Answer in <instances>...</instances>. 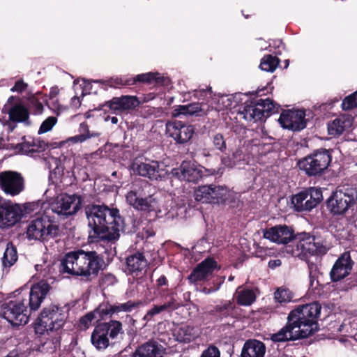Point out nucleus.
<instances>
[{
  "label": "nucleus",
  "mask_w": 357,
  "mask_h": 357,
  "mask_svg": "<svg viewBox=\"0 0 357 357\" xmlns=\"http://www.w3.org/2000/svg\"><path fill=\"white\" fill-rule=\"evenodd\" d=\"M84 210L88 220L89 242L115 244L120 238V231L124 230V219L119 210L96 204H88Z\"/></svg>",
  "instance_id": "1"
},
{
  "label": "nucleus",
  "mask_w": 357,
  "mask_h": 357,
  "mask_svg": "<svg viewBox=\"0 0 357 357\" xmlns=\"http://www.w3.org/2000/svg\"><path fill=\"white\" fill-rule=\"evenodd\" d=\"M51 289L50 284L45 280L33 284L27 298L17 297L2 304L1 317L13 326L26 324L31 314L40 307Z\"/></svg>",
  "instance_id": "2"
},
{
  "label": "nucleus",
  "mask_w": 357,
  "mask_h": 357,
  "mask_svg": "<svg viewBox=\"0 0 357 357\" xmlns=\"http://www.w3.org/2000/svg\"><path fill=\"white\" fill-rule=\"evenodd\" d=\"M105 267L106 263L102 254L95 250L85 251L78 249L64 255L59 264V271L62 274L80 276L82 280L91 282Z\"/></svg>",
  "instance_id": "3"
},
{
  "label": "nucleus",
  "mask_w": 357,
  "mask_h": 357,
  "mask_svg": "<svg viewBox=\"0 0 357 357\" xmlns=\"http://www.w3.org/2000/svg\"><path fill=\"white\" fill-rule=\"evenodd\" d=\"M321 310V305L312 302L298 305L289 312L287 319L294 328H298L297 338H307L319 331L318 319Z\"/></svg>",
  "instance_id": "4"
},
{
  "label": "nucleus",
  "mask_w": 357,
  "mask_h": 357,
  "mask_svg": "<svg viewBox=\"0 0 357 357\" xmlns=\"http://www.w3.org/2000/svg\"><path fill=\"white\" fill-rule=\"evenodd\" d=\"M357 202V188L338 186L326 201V207L333 217L344 216Z\"/></svg>",
  "instance_id": "5"
},
{
  "label": "nucleus",
  "mask_w": 357,
  "mask_h": 357,
  "mask_svg": "<svg viewBox=\"0 0 357 357\" xmlns=\"http://www.w3.org/2000/svg\"><path fill=\"white\" fill-rule=\"evenodd\" d=\"M93 82L99 83L104 90H107L108 87L120 89L123 86L135 85L137 83L166 86L168 85L170 80L168 77L162 76L159 73L149 72L135 77H129L128 75L113 76L107 79H97Z\"/></svg>",
  "instance_id": "6"
},
{
  "label": "nucleus",
  "mask_w": 357,
  "mask_h": 357,
  "mask_svg": "<svg viewBox=\"0 0 357 357\" xmlns=\"http://www.w3.org/2000/svg\"><path fill=\"white\" fill-rule=\"evenodd\" d=\"M151 190V186L147 181H136L126 196V201L129 205L138 211H155L158 204Z\"/></svg>",
  "instance_id": "7"
},
{
  "label": "nucleus",
  "mask_w": 357,
  "mask_h": 357,
  "mask_svg": "<svg viewBox=\"0 0 357 357\" xmlns=\"http://www.w3.org/2000/svg\"><path fill=\"white\" fill-rule=\"evenodd\" d=\"M123 325L120 321L109 320L108 322L98 323L91 335L92 345L98 351L105 350L109 345H113L112 341L123 335Z\"/></svg>",
  "instance_id": "8"
},
{
  "label": "nucleus",
  "mask_w": 357,
  "mask_h": 357,
  "mask_svg": "<svg viewBox=\"0 0 357 357\" xmlns=\"http://www.w3.org/2000/svg\"><path fill=\"white\" fill-rule=\"evenodd\" d=\"M332 161V150L320 148L301 158L298 162L301 170L308 176H320Z\"/></svg>",
  "instance_id": "9"
},
{
  "label": "nucleus",
  "mask_w": 357,
  "mask_h": 357,
  "mask_svg": "<svg viewBox=\"0 0 357 357\" xmlns=\"http://www.w3.org/2000/svg\"><path fill=\"white\" fill-rule=\"evenodd\" d=\"M296 248L301 260H307L312 257H322L328 252L326 241L318 236L303 232L296 235Z\"/></svg>",
  "instance_id": "10"
},
{
  "label": "nucleus",
  "mask_w": 357,
  "mask_h": 357,
  "mask_svg": "<svg viewBox=\"0 0 357 357\" xmlns=\"http://www.w3.org/2000/svg\"><path fill=\"white\" fill-rule=\"evenodd\" d=\"M280 105L270 98L259 99L255 101L246 102L243 106L242 114L247 121L254 122L265 121L272 114L278 113Z\"/></svg>",
  "instance_id": "11"
},
{
  "label": "nucleus",
  "mask_w": 357,
  "mask_h": 357,
  "mask_svg": "<svg viewBox=\"0 0 357 357\" xmlns=\"http://www.w3.org/2000/svg\"><path fill=\"white\" fill-rule=\"evenodd\" d=\"M59 235V226L54 225L47 216L33 220L26 229L27 238L36 241H47Z\"/></svg>",
  "instance_id": "12"
},
{
  "label": "nucleus",
  "mask_w": 357,
  "mask_h": 357,
  "mask_svg": "<svg viewBox=\"0 0 357 357\" xmlns=\"http://www.w3.org/2000/svg\"><path fill=\"white\" fill-rule=\"evenodd\" d=\"M230 197L226 187L214 184L200 185L194 191L195 199L202 204H225Z\"/></svg>",
  "instance_id": "13"
},
{
  "label": "nucleus",
  "mask_w": 357,
  "mask_h": 357,
  "mask_svg": "<svg viewBox=\"0 0 357 357\" xmlns=\"http://www.w3.org/2000/svg\"><path fill=\"white\" fill-rule=\"evenodd\" d=\"M83 199L77 194H61L51 204L52 211L63 218L75 214L82 208Z\"/></svg>",
  "instance_id": "14"
},
{
  "label": "nucleus",
  "mask_w": 357,
  "mask_h": 357,
  "mask_svg": "<svg viewBox=\"0 0 357 357\" xmlns=\"http://www.w3.org/2000/svg\"><path fill=\"white\" fill-rule=\"evenodd\" d=\"M67 317L68 313L65 307L57 305L45 307L39 314V321L49 324L54 331L62 328Z\"/></svg>",
  "instance_id": "15"
},
{
  "label": "nucleus",
  "mask_w": 357,
  "mask_h": 357,
  "mask_svg": "<svg viewBox=\"0 0 357 357\" xmlns=\"http://www.w3.org/2000/svg\"><path fill=\"white\" fill-rule=\"evenodd\" d=\"M0 188L6 194L16 196L24 190V178L21 173L15 171L0 172Z\"/></svg>",
  "instance_id": "16"
},
{
  "label": "nucleus",
  "mask_w": 357,
  "mask_h": 357,
  "mask_svg": "<svg viewBox=\"0 0 357 357\" xmlns=\"http://www.w3.org/2000/svg\"><path fill=\"white\" fill-rule=\"evenodd\" d=\"M203 167L191 160H183L180 166L173 168L172 174L180 181L188 183H198L204 176Z\"/></svg>",
  "instance_id": "17"
},
{
  "label": "nucleus",
  "mask_w": 357,
  "mask_h": 357,
  "mask_svg": "<svg viewBox=\"0 0 357 357\" xmlns=\"http://www.w3.org/2000/svg\"><path fill=\"white\" fill-rule=\"evenodd\" d=\"M22 211L20 206L13 204L0 197V228H6L15 225L20 221Z\"/></svg>",
  "instance_id": "18"
},
{
  "label": "nucleus",
  "mask_w": 357,
  "mask_h": 357,
  "mask_svg": "<svg viewBox=\"0 0 357 357\" xmlns=\"http://www.w3.org/2000/svg\"><path fill=\"white\" fill-rule=\"evenodd\" d=\"M139 104L140 102L136 96H121V97H114L110 100L105 101L101 105L100 109L119 114L126 111L132 110L138 107Z\"/></svg>",
  "instance_id": "19"
},
{
  "label": "nucleus",
  "mask_w": 357,
  "mask_h": 357,
  "mask_svg": "<svg viewBox=\"0 0 357 357\" xmlns=\"http://www.w3.org/2000/svg\"><path fill=\"white\" fill-rule=\"evenodd\" d=\"M217 261L211 257H207L198 264L188 276L190 284H196L199 282L208 280L217 268Z\"/></svg>",
  "instance_id": "20"
},
{
  "label": "nucleus",
  "mask_w": 357,
  "mask_h": 357,
  "mask_svg": "<svg viewBox=\"0 0 357 357\" xmlns=\"http://www.w3.org/2000/svg\"><path fill=\"white\" fill-rule=\"evenodd\" d=\"M169 136L177 144L188 143L195 134V127L188 125L181 121L168 122L166 125Z\"/></svg>",
  "instance_id": "21"
},
{
  "label": "nucleus",
  "mask_w": 357,
  "mask_h": 357,
  "mask_svg": "<svg viewBox=\"0 0 357 357\" xmlns=\"http://www.w3.org/2000/svg\"><path fill=\"white\" fill-rule=\"evenodd\" d=\"M305 114L303 110H283L278 121L283 128L300 131L306 127Z\"/></svg>",
  "instance_id": "22"
},
{
  "label": "nucleus",
  "mask_w": 357,
  "mask_h": 357,
  "mask_svg": "<svg viewBox=\"0 0 357 357\" xmlns=\"http://www.w3.org/2000/svg\"><path fill=\"white\" fill-rule=\"evenodd\" d=\"M264 237L278 244H287L296 238L293 228L280 225L264 230Z\"/></svg>",
  "instance_id": "23"
},
{
  "label": "nucleus",
  "mask_w": 357,
  "mask_h": 357,
  "mask_svg": "<svg viewBox=\"0 0 357 357\" xmlns=\"http://www.w3.org/2000/svg\"><path fill=\"white\" fill-rule=\"evenodd\" d=\"M354 265L349 252H344L335 262L331 272V280L338 282L350 274Z\"/></svg>",
  "instance_id": "24"
},
{
  "label": "nucleus",
  "mask_w": 357,
  "mask_h": 357,
  "mask_svg": "<svg viewBox=\"0 0 357 357\" xmlns=\"http://www.w3.org/2000/svg\"><path fill=\"white\" fill-rule=\"evenodd\" d=\"M148 261L142 252H136L126 257L125 273L133 278L142 277L146 273Z\"/></svg>",
  "instance_id": "25"
},
{
  "label": "nucleus",
  "mask_w": 357,
  "mask_h": 357,
  "mask_svg": "<svg viewBox=\"0 0 357 357\" xmlns=\"http://www.w3.org/2000/svg\"><path fill=\"white\" fill-rule=\"evenodd\" d=\"M158 161L151 160L150 162H138L134 161L132 164V169L135 174L147 177L151 180H158L162 176L164 169L160 168Z\"/></svg>",
  "instance_id": "26"
},
{
  "label": "nucleus",
  "mask_w": 357,
  "mask_h": 357,
  "mask_svg": "<svg viewBox=\"0 0 357 357\" xmlns=\"http://www.w3.org/2000/svg\"><path fill=\"white\" fill-rule=\"evenodd\" d=\"M209 106L204 102H192L185 105H178L172 111L174 117H178L181 115L204 116L207 114Z\"/></svg>",
  "instance_id": "27"
},
{
  "label": "nucleus",
  "mask_w": 357,
  "mask_h": 357,
  "mask_svg": "<svg viewBox=\"0 0 357 357\" xmlns=\"http://www.w3.org/2000/svg\"><path fill=\"white\" fill-rule=\"evenodd\" d=\"M163 347L155 341H148L137 347L131 357H163Z\"/></svg>",
  "instance_id": "28"
},
{
  "label": "nucleus",
  "mask_w": 357,
  "mask_h": 357,
  "mask_svg": "<svg viewBox=\"0 0 357 357\" xmlns=\"http://www.w3.org/2000/svg\"><path fill=\"white\" fill-rule=\"evenodd\" d=\"M266 349V345L263 342L256 339H249L243 346L241 357H264Z\"/></svg>",
  "instance_id": "29"
},
{
  "label": "nucleus",
  "mask_w": 357,
  "mask_h": 357,
  "mask_svg": "<svg viewBox=\"0 0 357 357\" xmlns=\"http://www.w3.org/2000/svg\"><path fill=\"white\" fill-rule=\"evenodd\" d=\"M8 120L13 123H27L29 120V109L22 103H16L8 109Z\"/></svg>",
  "instance_id": "30"
},
{
  "label": "nucleus",
  "mask_w": 357,
  "mask_h": 357,
  "mask_svg": "<svg viewBox=\"0 0 357 357\" xmlns=\"http://www.w3.org/2000/svg\"><path fill=\"white\" fill-rule=\"evenodd\" d=\"M351 125L352 121L349 116H341L328 124V133L333 136H339Z\"/></svg>",
  "instance_id": "31"
},
{
  "label": "nucleus",
  "mask_w": 357,
  "mask_h": 357,
  "mask_svg": "<svg viewBox=\"0 0 357 357\" xmlns=\"http://www.w3.org/2000/svg\"><path fill=\"white\" fill-rule=\"evenodd\" d=\"M178 307V304L176 300L171 297L169 301L165 302L161 305H154L150 310L147 311L144 317V320L146 321H151L153 318L164 311L172 312Z\"/></svg>",
  "instance_id": "32"
},
{
  "label": "nucleus",
  "mask_w": 357,
  "mask_h": 357,
  "mask_svg": "<svg viewBox=\"0 0 357 357\" xmlns=\"http://www.w3.org/2000/svg\"><path fill=\"white\" fill-rule=\"evenodd\" d=\"M294 329L291 323L287 320V324L278 333L273 334L271 340L275 342L300 340L301 338H297L298 333L296 331L294 332Z\"/></svg>",
  "instance_id": "33"
},
{
  "label": "nucleus",
  "mask_w": 357,
  "mask_h": 357,
  "mask_svg": "<svg viewBox=\"0 0 357 357\" xmlns=\"http://www.w3.org/2000/svg\"><path fill=\"white\" fill-rule=\"evenodd\" d=\"M176 339L180 342L189 343L198 336L197 329L190 325H183L176 332Z\"/></svg>",
  "instance_id": "34"
},
{
  "label": "nucleus",
  "mask_w": 357,
  "mask_h": 357,
  "mask_svg": "<svg viewBox=\"0 0 357 357\" xmlns=\"http://www.w3.org/2000/svg\"><path fill=\"white\" fill-rule=\"evenodd\" d=\"M233 308L232 303L230 301H227L223 305H215L208 313L213 321H220L228 317L231 314Z\"/></svg>",
  "instance_id": "35"
},
{
  "label": "nucleus",
  "mask_w": 357,
  "mask_h": 357,
  "mask_svg": "<svg viewBox=\"0 0 357 357\" xmlns=\"http://www.w3.org/2000/svg\"><path fill=\"white\" fill-rule=\"evenodd\" d=\"M18 259V253L16 247L12 242H8L1 258L3 270L9 269Z\"/></svg>",
  "instance_id": "36"
},
{
  "label": "nucleus",
  "mask_w": 357,
  "mask_h": 357,
  "mask_svg": "<svg viewBox=\"0 0 357 357\" xmlns=\"http://www.w3.org/2000/svg\"><path fill=\"white\" fill-rule=\"evenodd\" d=\"M256 298L257 296L252 289H241V287H238L236 291V300L239 305L250 306L256 301Z\"/></svg>",
  "instance_id": "37"
},
{
  "label": "nucleus",
  "mask_w": 357,
  "mask_h": 357,
  "mask_svg": "<svg viewBox=\"0 0 357 357\" xmlns=\"http://www.w3.org/2000/svg\"><path fill=\"white\" fill-rule=\"evenodd\" d=\"M321 257H317L314 260L311 259V258H307V260H304L307 265L310 285L312 287H313L315 281L319 284V276L321 274L319 267L321 266Z\"/></svg>",
  "instance_id": "38"
},
{
  "label": "nucleus",
  "mask_w": 357,
  "mask_h": 357,
  "mask_svg": "<svg viewBox=\"0 0 357 357\" xmlns=\"http://www.w3.org/2000/svg\"><path fill=\"white\" fill-rule=\"evenodd\" d=\"M308 194L307 191H302L291 198V204L294 206V210L297 212L310 211L312 208H310L308 206Z\"/></svg>",
  "instance_id": "39"
},
{
  "label": "nucleus",
  "mask_w": 357,
  "mask_h": 357,
  "mask_svg": "<svg viewBox=\"0 0 357 357\" xmlns=\"http://www.w3.org/2000/svg\"><path fill=\"white\" fill-rule=\"evenodd\" d=\"M94 312L97 318H98L97 322L111 318L113 314H116L114 304H111L109 301L102 302L94 310Z\"/></svg>",
  "instance_id": "40"
},
{
  "label": "nucleus",
  "mask_w": 357,
  "mask_h": 357,
  "mask_svg": "<svg viewBox=\"0 0 357 357\" xmlns=\"http://www.w3.org/2000/svg\"><path fill=\"white\" fill-rule=\"evenodd\" d=\"M79 132H81L80 134L77 135L73 137H71L69 139V141H70L75 144V143H82L88 139H90V138L94 137H98L100 135V134L97 133V132H91V133L89 130L88 124L86 122H82L80 123Z\"/></svg>",
  "instance_id": "41"
},
{
  "label": "nucleus",
  "mask_w": 357,
  "mask_h": 357,
  "mask_svg": "<svg viewBox=\"0 0 357 357\" xmlns=\"http://www.w3.org/2000/svg\"><path fill=\"white\" fill-rule=\"evenodd\" d=\"M280 59L272 54H265L261 59L259 68L264 71L273 73L279 66Z\"/></svg>",
  "instance_id": "42"
},
{
  "label": "nucleus",
  "mask_w": 357,
  "mask_h": 357,
  "mask_svg": "<svg viewBox=\"0 0 357 357\" xmlns=\"http://www.w3.org/2000/svg\"><path fill=\"white\" fill-rule=\"evenodd\" d=\"M241 149H236L231 155L224 156L221 158L222 163L228 168H233L244 160Z\"/></svg>",
  "instance_id": "43"
},
{
  "label": "nucleus",
  "mask_w": 357,
  "mask_h": 357,
  "mask_svg": "<svg viewBox=\"0 0 357 357\" xmlns=\"http://www.w3.org/2000/svg\"><path fill=\"white\" fill-rule=\"evenodd\" d=\"M142 305L141 301L129 300L123 303H114L115 312L117 314L120 312H131L134 310L138 309Z\"/></svg>",
  "instance_id": "44"
},
{
  "label": "nucleus",
  "mask_w": 357,
  "mask_h": 357,
  "mask_svg": "<svg viewBox=\"0 0 357 357\" xmlns=\"http://www.w3.org/2000/svg\"><path fill=\"white\" fill-rule=\"evenodd\" d=\"M306 191L308 194V206L310 208L312 209L316 207L322 200V192L320 189L316 188H310L308 190Z\"/></svg>",
  "instance_id": "45"
},
{
  "label": "nucleus",
  "mask_w": 357,
  "mask_h": 357,
  "mask_svg": "<svg viewBox=\"0 0 357 357\" xmlns=\"http://www.w3.org/2000/svg\"><path fill=\"white\" fill-rule=\"evenodd\" d=\"M275 299L280 303H287L293 298V293L287 288H278L274 293Z\"/></svg>",
  "instance_id": "46"
},
{
  "label": "nucleus",
  "mask_w": 357,
  "mask_h": 357,
  "mask_svg": "<svg viewBox=\"0 0 357 357\" xmlns=\"http://www.w3.org/2000/svg\"><path fill=\"white\" fill-rule=\"evenodd\" d=\"M356 107H357V91L346 96L342 102L343 110H351Z\"/></svg>",
  "instance_id": "47"
},
{
  "label": "nucleus",
  "mask_w": 357,
  "mask_h": 357,
  "mask_svg": "<svg viewBox=\"0 0 357 357\" xmlns=\"http://www.w3.org/2000/svg\"><path fill=\"white\" fill-rule=\"evenodd\" d=\"M29 139H31V153L43 152L48 147L47 144L39 138L36 139L29 137Z\"/></svg>",
  "instance_id": "48"
},
{
  "label": "nucleus",
  "mask_w": 357,
  "mask_h": 357,
  "mask_svg": "<svg viewBox=\"0 0 357 357\" xmlns=\"http://www.w3.org/2000/svg\"><path fill=\"white\" fill-rule=\"evenodd\" d=\"M23 142L22 143L17 144L14 148L18 153L26 154L29 155L31 153V139H29V137L26 138L24 137L22 138Z\"/></svg>",
  "instance_id": "49"
},
{
  "label": "nucleus",
  "mask_w": 357,
  "mask_h": 357,
  "mask_svg": "<svg viewBox=\"0 0 357 357\" xmlns=\"http://www.w3.org/2000/svg\"><path fill=\"white\" fill-rule=\"evenodd\" d=\"M212 142L214 148L221 152H225L227 149L226 141L223 135L217 133L212 137Z\"/></svg>",
  "instance_id": "50"
},
{
  "label": "nucleus",
  "mask_w": 357,
  "mask_h": 357,
  "mask_svg": "<svg viewBox=\"0 0 357 357\" xmlns=\"http://www.w3.org/2000/svg\"><path fill=\"white\" fill-rule=\"evenodd\" d=\"M57 122V119L55 116H49L41 123L39 130L38 134L45 133L52 129L54 125Z\"/></svg>",
  "instance_id": "51"
},
{
  "label": "nucleus",
  "mask_w": 357,
  "mask_h": 357,
  "mask_svg": "<svg viewBox=\"0 0 357 357\" xmlns=\"http://www.w3.org/2000/svg\"><path fill=\"white\" fill-rule=\"evenodd\" d=\"M96 319H97V317L95 314L94 310L88 312L84 316L81 317V319H79V328L83 329L89 328V326L91 325V322Z\"/></svg>",
  "instance_id": "52"
},
{
  "label": "nucleus",
  "mask_w": 357,
  "mask_h": 357,
  "mask_svg": "<svg viewBox=\"0 0 357 357\" xmlns=\"http://www.w3.org/2000/svg\"><path fill=\"white\" fill-rule=\"evenodd\" d=\"M49 331H53L54 328H51V326L49 324H45L42 321H39V316L38 317L35 324H34V331L35 333L39 336L45 335V333H47Z\"/></svg>",
  "instance_id": "53"
},
{
  "label": "nucleus",
  "mask_w": 357,
  "mask_h": 357,
  "mask_svg": "<svg viewBox=\"0 0 357 357\" xmlns=\"http://www.w3.org/2000/svg\"><path fill=\"white\" fill-rule=\"evenodd\" d=\"M29 107L35 115L41 114L44 110L43 103L34 96L29 98Z\"/></svg>",
  "instance_id": "54"
},
{
  "label": "nucleus",
  "mask_w": 357,
  "mask_h": 357,
  "mask_svg": "<svg viewBox=\"0 0 357 357\" xmlns=\"http://www.w3.org/2000/svg\"><path fill=\"white\" fill-rule=\"evenodd\" d=\"M212 93V89L211 86H208L206 89H199L192 91L193 96L199 100H205L206 98H211Z\"/></svg>",
  "instance_id": "55"
},
{
  "label": "nucleus",
  "mask_w": 357,
  "mask_h": 357,
  "mask_svg": "<svg viewBox=\"0 0 357 357\" xmlns=\"http://www.w3.org/2000/svg\"><path fill=\"white\" fill-rule=\"evenodd\" d=\"M220 352L218 348L214 345H210L204 350L200 357H220Z\"/></svg>",
  "instance_id": "56"
},
{
  "label": "nucleus",
  "mask_w": 357,
  "mask_h": 357,
  "mask_svg": "<svg viewBox=\"0 0 357 357\" xmlns=\"http://www.w3.org/2000/svg\"><path fill=\"white\" fill-rule=\"evenodd\" d=\"M28 84L24 82L22 79H18L15 82L14 86L10 89L12 92L22 93L26 91Z\"/></svg>",
  "instance_id": "57"
},
{
  "label": "nucleus",
  "mask_w": 357,
  "mask_h": 357,
  "mask_svg": "<svg viewBox=\"0 0 357 357\" xmlns=\"http://www.w3.org/2000/svg\"><path fill=\"white\" fill-rule=\"evenodd\" d=\"M281 265H282V261L279 259H271L268 263V266L271 269H274L277 267L280 266Z\"/></svg>",
  "instance_id": "58"
},
{
  "label": "nucleus",
  "mask_w": 357,
  "mask_h": 357,
  "mask_svg": "<svg viewBox=\"0 0 357 357\" xmlns=\"http://www.w3.org/2000/svg\"><path fill=\"white\" fill-rule=\"evenodd\" d=\"M158 287H161L162 286L168 285V280L165 275H162L157 280H156Z\"/></svg>",
  "instance_id": "59"
},
{
  "label": "nucleus",
  "mask_w": 357,
  "mask_h": 357,
  "mask_svg": "<svg viewBox=\"0 0 357 357\" xmlns=\"http://www.w3.org/2000/svg\"><path fill=\"white\" fill-rule=\"evenodd\" d=\"M50 101L51 102H47V105L50 109L54 110V111L60 109V105H59L57 100L54 99L53 100H50Z\"/></svg>",
  "instance_id": "60"
},
{
  "label": "nucleus",
  "mask_w": 357,
  "mask_h": 357,
  "mask_svg": "<svg viewBox=\"0 0 357 357\" xmlns=\"http://www.w3.org/2000/svg\"><path fill=\"white\" fill-rule=\"evenodd\" d=\"M58 94L59 89L57 88H52L49 93L50 100H53Z\"/></svg>",
  "instance_id": "61"
},
{
  "label": "nucleus",
  "mask_w": 357,
  "mask_h": 357,
  "mask_svg": "<svg viewBox=\"0 0 357 357\" xmlns=\"http://www.w3.org/2000/svg\"><path fill=\"white\" fill-rule=\"evenodd\" d=\"M71 104L75 107H78L81 105L80 98L77 96H74L71 98Z\"/></svg>",
  "instance_id": "62"
},
{
  "label": "nucleus",
  "mask_w": 357,
  "mask_h": 357,
  "mask_svg": "<svg viewBox=\"0 0 357 357\" xmlns=\"http://www.w3.org/2000/svg\"><path fill=\"white\" fill-rule=\"evenodd\" d=\"M219 289V287H216V288H208V287H204L202 289V292L204 293L205 294H211L213 292H215V291H217L218 289Z\"/></svg>",
  "instance_id": "63"
},
{
  "label": "nucleus",
  "mask_w": 357,
  "mask_h": 357,
  "mask_svg": "<svg viewBox=\"0 0 357 357\" xmlns=\"http://www.w3.org/2000/svg\"><path fill=\"white\" fill-rule=\"evenodd\" d=\"M265 90H266V88H263V89H257L255 91L249 92V93L251 94V95H257V96H261L265 94V93H264Z\"/></svg>",
  "instance_id": "64"
}]
</instances>
